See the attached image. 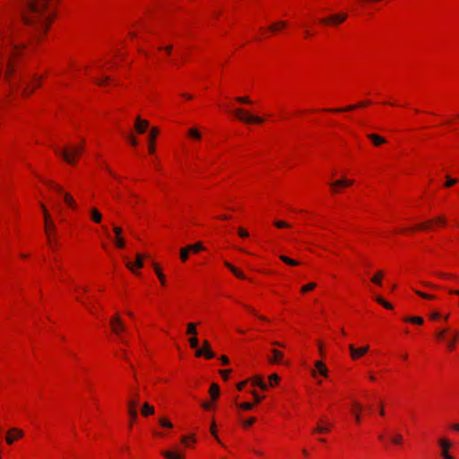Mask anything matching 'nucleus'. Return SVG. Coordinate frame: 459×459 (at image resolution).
Listing matches in <instances>:
<instances>
[{
  "label": "nucleus",
  "instance_id": "1",
  "mask_svg": "<svg viewBox=\"0 0 459 459\" xmlns=\"http://www.w3.org/2000/svg\"><path fill=\"white\" fill-rule=\"evenodd\" d=\"M48 1L24 0L26 10L23 11L22 18L35 37L45 33L54 18V11L48 5Z\"/></svg>",
  "mask_w": 459,
  "mask_h": 459
},
{
  "label": "nucleus",
  "instance_id": "2",
  "mask_svg": "<svg viewBox=\"0 0 459 459\" xmlns=\"http://www.w3.org/2000/svg\"><path fill=\"white\" fill-rule=\"evenodd\" d=\"M9 43V40L0 37V57L6 63L8 71H11L10 59L13 52L17 50L18 46Z\"/></svg>",
  "mask_w": 459,
  "mask_h": 459
},
{
  "label": "nucleus",
  "instance_id": "3",
  "mask_svg": "<svg viewBox=\"0 0 459 459\" xmlns=\"http://www.w3.org/2000/svg\"><path fill=\"white\" fill-rule=\"evenodd\" d=\"M43 183L48 185L50 188L55 190L57 194L61 195L64 198L65 203L69 207H71L73 209L76 208V203H75L74 199L73 198V196L69 193L65 192L59 185H57L52 181H49V180H43Z\"/></svg>",
  "mask_w": 459,
  "mask_h": 459
},
{
  "label": "nucleus",
  "instance_id": "4",
  "mask_svg": "<svg viewBox=\"0 0 459 459\" xmlns=\"http://www.w3.org/2000/svg\"><path fill=\"white\" fill-rule=\"evenodd\" d=\"M82 151V147H69L63 150H56V153L62 156L63 159L69 164H74V157L79 155Z\"/></svg>",
  "mask_w": 459,
  "mask_h": 459
},
{
  "label": "nucleus",
  "instance_id": "5",
  "mask_svg": "<svg viewBox=\"0 0 459 459\" xmlns=\"http://www.w3.org/2000/svg\"><path fill=\"white\" fill-rule=\"evenodd\" d=\"M233 113L240 121L247 124H262L264 121V118L250 115L249 113L244 111L242 108H237L233 111Z\"/></svg>",
  "mask_w": 459,
  "mask_h": 459
},
{
  "label": "nucleus",
  "instance_id": "6",
  "mask_svg": "<svg viewBox=\"0 0 459 459\" xmlns=\"http://www.w3.org/2000/svg\"><path fill=\"white\" fill-rule=\"evenodd\" d=\"M41 209H42V212H43V214H44V219H45V231H46V234H48V232H53L55 233L56 232V226H55V223L53 222L51 217H50V214L49 212H48L45 204L43 203H40L39 204Z\"/></svg>",
  "mask_w": 459,
  "mask_h": 459
},
{
  "label": "nucleus",
  "instance_id": "7",
  "mask_svg": "<svg viewBox=\"0 0 459 459\" xmlns=\"http://www.w3.org/2000/svg\"><path fill=\"white\" fill-rule=\"evenodd\" d=\"M110 326L112 332L117 335H120L121 333L126 331V326L117 314L110 319Z\"/></svg>",
  "mask_w": 459,
  "mask_h": 459
},
{
  "label": "nucleus",
  "instance_id": "8",
  "mask_svg": "<svg viewBox=\"0 0 459 459\" xmlns=\"http://www.w3.org/2000/svg\"><path fill=\"white\" fill-rule=\"evenodd\" d=\"M203 349H197L195 351V356L196 357H202L204 356L206 359H212L215 357L214 352L211 349V345L207 340L204 341L203 342Z\"/></svg>",
  "mask_w": 459,
  "mask_h": 459
},
{
  "label": "nucleus",
  "instance_id": "9",
  "mask_svg": "<svg viewBox=\"0 0 459 459\" xmlns=\"http://www.w3.org/2000/svg\"><path fill=\"white\" fill-rule=\"evenodd\" d=\"M347 18L346 13L333 14L329 17L323 18L320 22L324 24L337 25L344 22Z\"/></svg>",
  "mask_w": 459,
  "mask_h": 459
},
{
  "label": "nucleus",
  "instance_id": "10",
  "mask_svg": "<svg viewBox=\"0 0 459 459\" xmlns=\"http://www.w3.org/2000/svg\"><path fill=\"white\" fill-rule=\"evenodd\" d=\"M438 445L439 446L441 447V456L444 458V459H455L454 456H452L449 453H448V450L450 449L451 447V442L446 439V438H441L438 440Z\"/></svg>",
  "mask_w": 459,
  "mask_h": 459
},
{
  "label": "nucleus",
  "instance_id": "11",
  "mask_svg": "<svg viewBox=\"0 0 459 459\" xmlns=\"http://www.w3.org/2000/svg\"><path fill=\"white\" fill-rule=\"evenodd\" d=\"M353 184V180L342 178L330 183V187L333 193H337L340 187L349 186Z\"/></svg>",
  "mask_w": 459,
  "mask_h": 459
},
{
  "label": "nucleus",
  "instance_id": "12",
  "mask_svg": "<svg viewBox=\"0 0 459 459\" xmlns=\"http://www.w3.org/2000/svg\"><path fill=\"white\" fill-rule=\"evenodd\" d=\"M22 435H23V432L21 429L13 428L8 431L5 440H6L7 444L11 445V444H13V442L15 439L22 437Z\"/></svg>",
  "mask_w": 459,
  "mask_h": 459
},
{
  "label": "nucleus",
  "instance_id": "13",
  "mask_svg": "<svg viewBox=\"0 0 459 459\" xmlns=\"http://www.w3.org/2000/svg\"><path fill=\"white\" fill-rule=\"evenodd\" d=\"M349 349H350V351H351V357L353 359H357L360 356L364 355L368 351L369 347L368 346H364V347L356 349L353 344H350L349 345Z\"/></svg>",
  "mask_w": 459,
  "mask_h": 459
},
{
  "label": "nucleus",
  "instance_id": "14",
  "mask_svg": "<svg viewBox=\"0 0 459 459\" xmlns=\"http://www.w3.org/2000/svg\"><path fill=\"white\" fill-rule=\"evenodd\" d=\"M149 126L147 120L141 119L139 117H136L134 128L139 134H143Z\"/></svg>",
  "mask_w": 459,
  "mask_h": 459
},
{
  "label": "nucleus",
  "instance_id": "15",
  "mask_svg": "<svg viewBox=\"0 0 459 459\" xmlns=\"http://www.w3.org/2000/svg\"><path fill=\"white\" fill-rule=\"evenodd\" d=\"M273 357L269 358L268 360L272 364L283 363V353L276 349L272 350Z\"/></svg>",
  "mask_w": 459,
  "mask_h": 459
},
{
  "label": "nucleus",
  "instance_id": "16",
  "mask_svg": "<svg viewBox=\"0 0 459 459\" xmlns=\"http://www.w3.org/2000/svg\"><path fill=\"white\" fill-rule=\"evenodd\" d=\"M159 134L158 128H152L150 134H149V152L153 153L155 152V146L153 144L154 139Z\"/></svg>",
  "mask_w": 459,
  "mask_h": 459
},
{
  "label": "nucleus",
  "instance_id": "17",
  "mask_svg": "<svg viewBox=\"0 0 459 459\" xmlns=\"http://www.w3.org/2000/svg\"><path fill=\"white\" fill-rule=\"evenodd\" d=\"M368 104H369V101H361L357 105H351V106L346 107L345 108H336V109H327V110L331 111V112L351 111V110L355 109L356 108L365 107Z\"/></svg>",
  "mask_w": 459,
  "mask_h": 459
},
{
  "label": "nucleus",
  "instance_id": "18",
  "mask_svg": "<svg viewBox=\"0 0 459 459\" xmlns=\"http://www.w3.org/2000/svg\"><path fill=\"white\" fill-rule=\"evenodd\" d=\"M437 222V223H440L442 225L446 224V220L445 219V217L443 216H439L437 218H436L435 220L433 221H427V222H424V223H421L420 225L417 226V229L418 230H425L429 227V225L432 222Z\"/></svg>",
  "mask_w": 459,
  "mask_h": 459
},
{
  "label": "nucleus",
  "instance_id": "19",
  "mask_svg": "<svg viewBox=\"0 0 459 459\" xmlns=\"http://www.w3.org/2000/svg\"><path fill=\"white\" fill-rule=\"evenodd\" d=\"M459 338V332L458 331H453L452 332V337L451 339L447 340L446 342V347L449 351H453L455 347V342Z\"/></svg>",
  "mask_w": 459,
  "mask_h": 459
},
{
  "label": "nucleus",
  "instance_id": "20",
  "mask_svg": "<svg viewBox=\"0 0 459 459\" xmlns=\"http://www.w3.org/2000/svg\"><path fill=\"white\" fill-rule=\"evenodd\" d=\"M368 138L370 139L376 146H379L385 143V139L384 137L376 134H368Z\"/></svg>",
  "mask_w": 459,
  "mask_h": 459
},
{
  "label": "nucleus",
  "instance_id": "21",
  "mask_svg": "<svg viewBox=\"0 0 459 459\" xmlns=\"http://www.w3.org/2000/svg\"><path fill=\"white\" fill-rule=\"evenodd\" d=\"M161 455L166 459H184L183 455L177 453L176 451H163Z\"/></svg>",
  "mask_w": 459,
  "mask_h": 459
},
{
  "label": "nucleus",
  "instance_id": "22",
  "mask_svg": "<svg viewBox=\"0 0 459 459\" xmlns=\"http://www.w3.org/2000/svg\"><path fill=\"white\" fill-rule=\"evenodd\" d=\"M142 414L144 417L152 415L154 413L153 406L150 405L148 403H144L142 406Z\"/></svg>",
  "mask_w": 459,
  "mask_h": 459
},
{
  "label": "nucleus",
  "instance_id": "23",
  "mask_svg": "<svg viewBox=\"0 0 459 459\" xmlns=\"http://www.w3.org/2000/svg\"><path fill=\"white\" fill-rule=\"evenodd\" d=\"M128 414L130 416L131 422L137 419V411L136 408H134V403H128ZM129 427H132V423H130Z\"/></svg>",
  "mask_w": 459,
  "mask_h": 459
},
{
  "label": "nucleus",
  "instance_id": "24",
  "mask_svg": "<svg viewBox=\"0 0 459 459\" xmlns=\"http://www.w3.org/2000/svg\"><path fill=\"white\" fill-rule=\"evenodd\" d=\"M252 385L254 386H258L260 387L262 390H266L267 389V385L264 383V381L263 380V378L261 377H254L252 380Z\"/></svg>",
  "mask_w": 459,
  "mask_h": 459
},
{
  "label": "nucleus",
  "instance_id": "25",
  "mask_svg": "<svg viewBox=\"0 0 459 459\" xmlns=\"http://www.w3.org/2000/svg\"><path fill=\"white\" fill-rule=\"evenodd\" d=\"M315 367L316 368V369L318 370L320 375H322L323 377H327L328 369L326 368V367L325 366V364L322 361H320V360L316 361Z\"/></svg>",
  "mask_w": 459,
  "mask_h": 459
},
{
  "label": "nucleus",
  "instance_id": "26",
  "mask_svg": "<svg viewBox=\"0 0 459 459\" xmlns=\"http://www.w3.org/2000/svg\"><path fill=\"white\" fill-rule=\"evenodd\" d=\"M224 264L225 266H227L238 278H240V279H245V275L242 272H240L239 270H238L235 266H233L231 264H230L229 262L225 261L224 262Z\"/></svg>",
  "mask_w": 459,
  "mask_h": 459
},
{
  "label": "nucleus",
  "instance_id": "27",
  "mask_svg": "<svg viewBox=\"0 0 459 459\" xmlns=\"http://www.w3.org/2000/svg\"><path fill=\"white\" fill-rule=\"evenodd\" d=\"M209 393L211 394V397L215 400L219 397V394H220V388H219V385L215 383L212 384L211 385V387H210V390H209Z\"/></svg>",
  "mask_w": 459,
  "mask_h": 459
},
{
  "label": "nucleus",
  "instance_id": "28",
  "mask_svg": "<svg viewBox=\"0 0 459 459\" xmlns=\"http://www.w3.org/2000/svg\"><path fill=\"white\" fill-rule=\"evenodd\" d=\"M91 220L96 223H100L102 220L101 213L96 208H92L91 210Z\"/></svg>",
  "mask_w": 459,
  "mask_h": 459
},
{
  "label": "nucleus",
  "instance_id": "29",
  "mask_svg": "<svg viewBox=\"0 0 459 459\" xmlns=\"http://www.w3.org/2000/svg\"><path fill=\"white\" fill-rule=\"evenodd\" d=\"M39 78H34L31 83L29 85H26L24 88V91L26 93H30L35 88H37L39 85Z\"/></svg>",
  "mask_w": 459,
  "mask_h": 459
},
{
  "label": "nucleus",
  "instance_id": "30",
  "mask_svg": "<svg viewBox=\"0 0 459 459\" xmlns=\"http://www.w3.org/2000/svg\"><path fill=\"white\" fill-rule=\"evenodd\" d=\"M186 247H187V249H189V251H192L194 253H197V252H200L204 249V247L203 246V244L201 242H197L194 245H189Z\"/></svg>",
  "mask_w": 459,
  "mask_h": 459
},
{
  "label": "nucleus",
  "instance_id": "31",
  "mask_svg": "<svg viewBox=\"0 0 459 459\" xmlns=\"http://www.w3.org/2000/svg\"><path fill=\"white\" fill-rule=\"evenodd\" d=\"M384 273L382 271L377 272L372 278L371 281L375 284L381 285L382 284V277Z\"/></svg>",
  "mask_w": 459,
  "mask_h": 459
},
{
  "label": "nucleus",
  "instance_id": "32",
  "mask_svg": "<svg viewBox=\"0 0 459 459\" xmlns=\"http://www.w3.org/2000/svg\"><path fill=\"white\" fill-rule=\"evenodd\" d=\"M287 25V22H284V21H279L275 23H273V25L270 26L269 30H273V31H276L277 30L279 29H281V28H285Z\"/></svg>",
  "mask_w": 459,
  "mask_h": 459
},
{
  "label": "nucleus",
  "instance_id": "33",
  "mask_svg": "<svg viewBox=\"0 0 459 459\" xmlns=\"http://www.w3.org/2000/svg\"><path fill=\"white\" fill-rule=\"evenodd\" d=\"M280 259L284 262L285 264H289V265H291V266H295V265H298L299 264V262L294 260V259H291L286 255H280Z\"/></svg>",
  "mask_w": 459,
  "mask_h": 459
},
{
  "label": "nucleus",
  "instance_id": "34",
  "mask_svg": "<svg viewBox=\"0 0 459 459\" xmlns=\"http://www.w3.org/2000/svg\"><path fill=\"white\" fill-rule=\"evenodd\" d=\"M186 333L193 335V336L196 335L197 334L196 325L194 323L187 324Z\"/></svg>",
  "mask_w": 459,
  "mask_h": 459
},
{
  "label": "nucleus",
  "instance_id": "35",
  "mask_svg": "<svg viewBox=\"0 0 459 459\" xmlns=\"http://www.w3.org/2000/svg\"><path fill=\"white\" fill-rule=\"evenodd\" d=\"M238 408L244 411H251L254 409L255 403H242L237 404Z\"/></svg>",
  "mask_w": 459,
  "mask_h": 459
},
{
  "label": "nucleus",
  "instance_id": "36",
  "mask_svg": "<svg viewBox=\"0 0 459 459\" xmlns=\"http://www.w3.org/2000/svg\"><path fill=\"white\" fill-rule=\"evenodd\" d=\"M376 301L377 303H379L380 305H382L384 307L387 308V309H392L393 308V306L392 304H390L389 302L385 301L383 298L381 297H376Z\"/></svg>",
  "mask_w": 459,
  "mask_h": 459
},
{
  "label": "nucleus",
  "instance_id": "37",
  "mask_svg": "<svg viewBox=\"0 0 459 459\" xmlns=\"http://www.w3.org/2000/svg\"><path fill=\"white\" fill-rule=\"evenodd\" d=\"M406 322L417 324V325H422L423 324V318L420 316H412V317H406L404 318Z\"/></svg>",
  "mask_w": 459,
  "mask_h": 459
},
{
  "label": "nucleus",
  "instance_id": "38",
  "mask_svg": "<svg viewBox=\"0 0 459 459\" xmlns=\"http://www.w3.org/2000/svg\"><path fill=\"white\" fill-rule=\"evenodd\" d=\"M153 265H154V270H155L157 276L159 277L161 284L164 285L165 284V275L162 273L161 270L159 268V266L157 264H154Z\"/></svg>",
  "mask_w": 459,
  "mask_h": 459
},
{
  "label": "nucleus",
  "instance_id": "39",
  "mask_svg": "<svg viewBox=\"0 0 459 459\" xmlns=\"http://www.w3.org/2000/svg\"><path fill=\"white\" fill-rule=\"evenodd\" d=\"M189 252L190 251L187 249V247L180 249V258L183 262H186L188 259Z\"/></svg>",
  "mask_w": 459,
  "mask_h": 459
},
{
  "label": "nucleus",
  "instance_id": "40",
  "mask_svg": "<svg viewBox=\"0 0 459 459\" xmlns=\"http://www.w3.org/2000/svg\"><path fill=\"white\" fill-rule=\"evenodd\" d=\"M188 135L196 140L201 139V134L195 128H191L188 130Z\"/></svg>",
  "mask_w": 459,
  "mask_h": 459
},
{
  "label": "nucleus",
  "instance_id": "41",
  "mask_svg": "<svg viewBox=\"0 0 459 459\" xmlns=\"http://www.w3.org/2000/svg\"><path fill=\"white\" fill-rule=\"evenodd\" d=\"M143 255L141 254H137L135 257V266L138 268H142L143 266Z\"/></svg>",
  "mask_w": 459,
  "mask_h": 459
},
{
  "label": "nucleus",
  "instance_id": "42",
  "mask_svg": "<svg viewBox=\"0 0 459 459\" xmlns=\"http://www.w3.org/2000/svg\"><path fill=\"white\" fill-rule=\"evenodd\" d=\"M189 344L191 346V348L193 349H199L198 346H199V342H198V339L196 338V336H192L190 339H189Z\"/></svg>",
  "mask_w": 459,
  "mask_h": 459
},
{
  "label": "nucleus",
  "instance_id": "43",
  "mask_svg": "<svg viewBox=\"0 0 459 459\" xmlns=\"http://www.w3.org/2000/svg\"><path fill=\"white\" fill-rule=\"evenodd\" d=\"M159 422H160V426H162L164 428H169V429H172L173 428L172 423L169 420H168L167 419H165V418H160L159 420Z\"/></svg>",
  "mask_w": 459,
  "mask_h": 459
},
{
  "label": "nucleus",
  "instance_id": "44",
  "mask_svg": "<svg viewBox=\"0 0 459 459\" xmlns=\"http://www.w3.org/2000/svg\"><path fill=\"white\" fill-rule=\"evenodd\" d=\"M255 420H256V418L250 417L247 420H244L242 422V425L244 428H248V427L252 426L255 422Z\"/></svg>",
  "mask_w": 459,
  "mask_h": 459
},
{
  "label": "nucleus",
  "instance_id": "45",
  "mask_svg": "<svg viewBox=\"0 0 459 459\" xmlns=\"http://www.w3.org/2000/svg\"><path fill=\"white\" fill-rule=\"evenodd\" d=\"M316 283L314 282H310L307 285H304L302 288H301V292L305 293V292H307V291H310L312 290H314L316 288Z\"/></svg>",
  "mask_w": 459,
  "mask_h": 459
},
{
  "label": "nucleus",
  "instance_id": "46",
  "mask_svg": "<svg viewBox=\"0 0 459 459\" xmlns=\"http://www.w3.org/2000/svg\"><path fill=\"white\" fill-rule=\"evenodd\" d=\"M403 436L401 434H396L392 437L391 441L395 445H400L403 442Z\"/></svg>",
  "mask_w": 459,
  "mask_h": 459
},
{
  "label": "nucleus",
  "instance_id": "47",
  "mask_svg": "<svg viewBox=\"0 0 459 459\" xmlns=\"http://www.w3.org/2000/svg\"><path fill=\"white\" fill-rule=\"evenodd\" d=\"M330 431V429L329 427H324V426H321V425H318L314 430L313 432H316V433H327Z\"/></svg>",
  "mask_w": 459,
  "mask_h": 459
},
{
  "label": "nucleus",
  "instance_id": "48",
  "mask_svg": "<svg viewBox=\"0 0 459 459\" xmlns=\"http://www.w3.org/2000/svg\"><path fill=\"white\" fill-rule=\"evenodd\" d=\"M115 244H116L117 247H118V248H124L126 246L125 239L122 237L116 238Z\"/></svg>",
  "mask_w": 459,
  "mask_h": 459
},
{
  "label": "nucleus",
  "instance_id": "49",
  "mask_svg": "<svg viewBox=\"0 0 459 459\" xmlns=\"http://www.w3.org/2000/svg\"><path fill=\"white\" fill-rule=\"evenodd\" d=\"M279 381H280V377H278L277 374H272L269 377V382H270L271 386H273V384H277Z\"/></svg>",
  "mask_w": 459,
  "mask_h": 459
},
{
  "label": "nucleus",
  "instance_id": "50",
  "mask_svg": "<svg viewBox=\"0 0 459 459\" xmlns=\"http://www.w3.org/2000/svg\"><path fill=\"white\" fill-rule=\"evenodd\" d=\"M113 231H114L115 235H116V238H121V234L123 232L122 228L113 224Z\"/></svg>",
  "mask_w": 459,
  "mask_h": 459
},
{
  "label": "nucleus",
  "instance_id": "51",
  "mask_svg": "<svg viewBox=\"0 0 459 459\" xmlns=\"http://www.w3.org/2000/svg\"><path fill=\"white\" fill-rule=\"evenodd\" d=\"M274 225L279 228V229H282V228H289L290 227V224H288L287 222L285 221H277L274 222Z\"/></svg>",
  "mask_w": 459,
  "mask_h": 459
},
{
  "label": "nucleus",
  "instance_id": "52",
  "mask_svg": "<svg viewBox=\"0 0 459 459\" xmlns=\"http://www.w3.org/2000/svg\"><path fill=\"white\" fill-rule=\"evenodd\" d=\"M211 433L217 439V441L219 443H221L220 439L218 438L217 433H216V424H215L214 421H212V424H211Z\"/></svg>",
  "mask_w": 459,
  "mask_h": 459
},
{
  "label": "nucleus",
  "instance_id": "53",
  "mask_svg": "<svg viewBox=\"0 0 459 459\" xmlns=\"http://www.w3.org/2000/svg\"><path fill=\"white\" fill-rule=\"evenodd\" d=\"M448 330L447 329H442L440 330L439 332L437 333L436 336L438 340H446L445 338V334L446 333H447Z\"/></svg>",
  "mask_w": 459,
  "mask_h": 459
},
{
  "label": "nucleus",
  "instance_id": "54",
  "mask_svg": "<svg viewBox=\"0 0 459 459\" xmlns=\"http://www.w3.org/2000/svg\"><path fill=\"white\" fill-rule=\"evenodd\" d=\"M415 293L417 295H419L420 297L423 298V299H434L435 297L432 296V295H429V294H427V293H424V292H421L420 290H415Z\"/></svg>",
  "mask_w": 459,
  "mask_h": 459
},
{
  "label": "nucleus",
  "instance_id": "55",
  "mask_svg": "<svg viewBox=\"0 0 459 459\" xmlns=\"http://www.w3.org/2000/svg\"><path fill=\"white\" fill-rule=\"evenodd\" d=\"M457 182L456 179L455 178H451L449 177H446V182L445 183V186L446 187H450L452 186L453 185H455V183Z\"/></svg>",
  "mask_w": 459,
  "mask_h": 459
},
{
  "label": "nucleus",
  "instance_id": "56",
  "mask_svg": "<svg viewBox=\"0 0 459 459\" xmlns=\"http://www.w3.org/2000/svg\"><path fill=\"white\" fill-rule=\"evenodd\" d=\"M236 100L237 101L244 104H250L252 102L247 97H238Z\"/></svg>",
  "mask_w": 459,
  "mask_h": 459
},
{
  "label": "nucleus",
  "instance_id": "57",
  "mask_svg": "<svg viewBox=\"0 0 459 459\" xmlns=\"http://www.w3.org/2000/svg\"><path fill=\"white\" fill-rule=\"evenodd\" d=\"M252 394H253V396H254V398H255V403H261V402H262V400L264 399V397H263V396L258 395V394H256V392H255V391H252Z\"/></svg>",
  "mask_w": 459,
  "mask_h": 459
},
{
  "label": "nucleus",
  "instance_id": "58",
  "mask_svg": "<svg viewBox=\"0 0 459 459\" xmlns=\"http://www.w3.org/2000/svg\"><path fill=\"white\" fill-rule=\"evenodd\" d=\"M138 394L135 393L134 397L129 399L128 403H134V408H136L137 404H138Z\"/></svg>",
  "mask_w": 459,
  "mask_h": 459
},
{
  "label": "nucleus",
  "instance_id": "59",
  "mask_svg": "<svg viewBox=\"0 0 459 459\" xmlns=\"http://www.w3.org/2000/svg\"><path fill=\"white\" fill-rule=\"evenodd\" d=\"M238 233L241 238H247L249 236L248 232L242 228L238 229Z\"/></svg>",
  "mask_w": 459,
  "mask_h": 459
},
{
  "label": "nucleus",
  "instance_id": "60",
  "mask_svg": "<svg viewBox=\"0 0 459 459\" xmlns=\"http://www.w3.org/2000/svg\"><path fill=\"white\" fill-rule=\"evenodd\" d=\"M230 373V369L220 370V374L221 375V377H223L224 380L228 379Z\"/></svg>",
  "mask_w": 459,
  "mask_h": 459
},
{
  "label": "nucleus",
  "instance_id": "61",
  "mask_svg": "<svg viewBox=\"0 0 459 459\" xmlns=\"http://www.w3.org/2000/svg\"><path fill=\"white\" fill-rule=\"evenodd\" d=\"M128 140L130 141V143L133 145V146H136L138 144V142L137 140L135 139V137H134L133 135L129 134L127 136Z\"/></svg>",
  "mask_w": 459,
  "mask_h": 459
},
{
  "label": "nucleus",
  "instance_id": "62",
  "mask_svg": "<svg viewBox=\"0 0 459 459\" xmlns=\"http://www.w3.org/2000/svg\"><path fill=\"white\" fill-rule=\"evenodd\" d=\"M440 317V314L438 312H434L430 315V318L432 320H437Z\"/></svg>",
  "mask_w": 459,
  "mask_h": 459
},
{
  "label": "nucleus",
  "instance_id": "63",
  "mask_svg": "<svg viewBox=\"0 0 459 459\" xmlns=\"http://www.w3.org/2000/svg\"><path fill=\"white\" fill-rule=\"evenodd\" d=\"M202 407L205 410H209L212 407V404L209 402H204L202 403Z\"/></svg>",
  "mask_w": 459,
  "mask_h": 459
},
{
  "label": "nucleus",
  "instance_id": "64",
  "mask_svg": "<svg viewBox=\"0 0 459 459\" xmlns=\"http://www.w3.org/2000/svg\"><path fill=\"white\" fill-rule=\"evenodd\" d=\"M220 359H221V362H222V364H223V365H227V364H229V362H230V360H229L228 357H226V356H224V355H223V356H221Z\"/></svg>",
  "mask_w": 459,
  "mask_h": 459
}]
</instances>
